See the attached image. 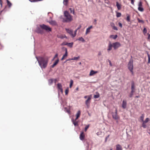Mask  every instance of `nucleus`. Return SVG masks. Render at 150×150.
<instances>
[{"mask_svg": "<svg viewBox=\"0 0 150 150\" xmlns=\"http://www.w3.org/2000/svg\"><path fill=\"white\" fill-rule=\"evenodd\" d=\"M135 86L134 84V82H132V83L131 84V89L132 90H134Z\"/></svg>", "mask_w": 150, "mask_h": 150, "instance_id": "29", "label": "nucleus"}, {"mask_svg": "<svg viewBox=\"0 0 150 150\" xmlns=\"http://www.w3.org/2000/svg\"><path fill=\"white\" fill-rule=\"evenodd\" d=\"M78 40L79 41H81L82 42H85V40L82 37L79 38L78 39Z\"/></svg>", "mask_w": 150, "mask_h": 150, "instance_id": "26", "label": "nucleus"}, {"mask_svg": "<svg viewBox=\"0 0 150 150\" xmlns=\"http://www.w3.org/2000/svg\"><path fill=\"white\" fill-rule=\"evenodd\" d=\"M69 10H70L71 13H72L73 14L75 15L74 11L73 9L70 8H69Z\"/></svg>", "mask_w": 150, "mask_h": 150, "instance_id": "37", "label": "nucleus"}, {"mask_svg": "<svg viewBox=\"0 0 150 150\" xmlns=\"http://www.w3.org/2000/svg\"><path fill=\"white\" fill-rule=\"evenodd\" d=\"M58 56V54H56L54 56V58L53 59V60L56 57H57Z\"/></svg>", "mask_w": 150, "mask_h": 150, "instance_id": "53", "label": "nucleus"}, {"mask_svg": "<svg viewBox=\"0 0 150 150\" xmlns=\"http://www.w3.org/2000/svg\"><path fill=\"white\" fill-rule=\"evenodd\" d=\"M81 27V25H80L79 27H78V28H77V29H76L77 30H78L79 29H80Z\"/></svg>", "mask_w": 150, "mask_h": 150, "instance_id": "60", "label": "nucleus"}, {"mask_svg": "<svg viewBox=\"0 0 150 150\" xmlns=\"http://www.w3.org/2000/svg\"><path fill=\"white\" fill-rule=\"evenodd\" d=\"M93 28L92 26H91L86 29V32L85 33L86 35H87L88 33L90 32V30L91 29Z\"/></svg>", "mask_w": 150, "mask_h": 150, "instance_id": "14", "label": "nucleus"}, {"mask_svg": "<svg viewBox=\"0 0 150 150\" xmlns=\"http://www.w3.org/2000/svg\"><path fill=\"white\" fill-rule=\"evenodd\" d=\"M57 37L59 38H61V39H63V38H67L66 36L65 35H58Z\"/></svg>", "mask_w": 150, "mask_h": 150, "instance_id": "21", "label": "nucleus"}, {"mask_svg": "<svg viewBox=\"0 0 150 150\" xmlns=\"http://www.w3.org/2000/svg\"><path fill=\"white\" fill-rule=\"evenodd\" d=\"M148 62L149 63H150V56H149V55H148Z\"/></svg>", "mask_w": 150, "mask_h": 150, "instance_id": "55", "label": "nucleus"}, {"mask_svg": "<svg viewBox=\"0 0 150 150\" xmlns=\"http://www.w3.org/2000/svg\"><path fill=\"white\" fill-rule=\"evenodd\" d=\"M127 102L125 100H123L122 105V107L124 109H125L126 107Z\"/></svg>", "mask_w": 150, "mask_h": 150, "instance_id": "15", "label": "nucleus"}, {"mask_svg": "<svg viewBox=\"0 0 150 150\" xmlns=\"http://www.w3.org/2000/svg\"><path fill=\"white\" fill-rule=\"evenodd\" d=\"M39 65L42 69H45L47 66V58L46 57H36Z\"/></svg>", "mask_w": 150, "mask_h": 150, "instance_id": "1", "label": "nucleus"}, {"mask_svg": "<svg viewBox=\"0 0 150 150\" xmlns=\"http://www.w3.org/2000/svg\"><path fill=\"white\" fill-rule=\"evenodd\" d=\"M68 0H64L63 3L65 5H67L68 2Z\"/></svg>", "mask_w": 150, "mask_h": 150, "instance_id": "35", "label": "nucleus"}, {"mask_svg": "<svg viewBox=\"0 0 150 150\" xmlns=\"http://www.w3.org/2000/svg\"><path fill=\"white\" fill-rule=\"evenodd\" d=\"M92 96L91 95H89V96H86L84 97V98H85L86 99L87 98H88L89 96Z\"/></svg>", "mask_w": 150, "mask_h": 150, "instance_id": "49", "label": "nucleus"}, {"mask_svg": "<svg viewBox=\"0 0 150 150\" xmlns=\"http://www.w3.org/2000/svg\"><path fill=\"white\" fill-rule=\"evenodd\" d=\"M148 39H150V34L149 33H148Z\"/></svg>", "mask_w": 150, "mask_h": 150, "instance_id": "64", "label": "nucleus"}, {"mask_svg": "<svg viewBox=\"0 0 150 150\" xmlns=\"http://www.w3.org/2000/svg\"><path fill=\"white\" fill-rule=\"evenodd\" d=\"M73 42L71 43H67V45L68 46L71 47H72L73 45Z\"/></svg>", "mask_w": 150, "mask_h": 150, "instance_id": "25", "label": "nucleus"}, {"mask_svg": "<svg viewBox=\"0 0 150 150\" xmlns=\"http://www.w3.org/2000/svg\"><path fill=\"white\" fill-rule=\"evenodd\" d=\"M0 4L1 5V7H2V1L1 0H0Z\"/></svg>", "mask_w": 150, "mask_h": 150, "instance_id": "57", "label": "nucleus"}, {"mask_svg": "<svg viewBox=\"0 0 150 150\" xmlns=\"http://www.w3.org/2000/svg\"><path fill=\"white\" fill-rule=\"evenodd\" d=\"M149 118H147L145 120L143 121V122H145V123H147L149 121Z\"/></svg>", "mask_w": 150, "mask_h": 150, "instance_id": "42", "label": "nucleus"}, {"mask_svg": "<svg viewBox=\"0 0 150 150\" xmlns=\"http://www.w3.org/2000/svg\"><path fill=\"white\" fill-rule=\"evenodd\" d=\"M47 14L50 16V18L51 19L53 16V14L50 12H49Z\"/></svg>", "mask_w": 150, "mask_h": 150, "instance_id": "28", "label": "nucleus"}, {"mask_svg": "<svg viewBox=\"0 0 150 150\" xmlns=\"http://www.w3.org/2000/svg\"><path fill=\"white\" fill-rule=\"evenodd\" d=\"M117 35H111L110 36V38H112L114 39H116L117 38Z\"/></svg>", "mask_w": 150, "mask_h": 150, "instance_id": "22", "label": "nucleus"}, {"mask_svg": "<svg viewBox=\"0 0 150 150\" xmlns=\"http://www.w3.org/2000/svg\"><path fill=\"white\" fill-rule=\"evenodd\" d=\"M51 30V28L48 26H47V32L50 31Z\"/></svg>", "mask_w": 150, "mask_h": 150, "instance_id": "52", "label": "nucleus"}, {"mask_svg": "<svg viewBox=\"0 0 150 150\" xmlns=\"http://www.w3.org/2000/svg\"><path fill=\"white\" fill-rule=\"evenodd\" d=\"M146 123L143 122V123L142 124V127L144 128H145L146 127Z\"/></svg>", "mask_w": 150, "mask_h": 150, "instance_id": "38", "label": "nucleus"}, {"mask_svg": "<svg viewBox=\"0 0 150 150\" xmlns=\"http://www.w3.org/2000/svg\"><path fill=\"white\" fill-rule=\"evenodd\" d=\"M67 42H63L61 44V46L67 45Z\"/></svg>", "mask_w": 150, "mask_h": 150, "instance_id": "44", "label": "nucleus"}, {"mask_svg": "<svg viewBox=\"0 0 150 150\" xmlns=\"http://www.w3.org/2000/svg\"><path fill=\"white\" fill-rule=\"evenodd\" d=\"M110 25L112 27L115 25V24L113 23H111Z\"/></svg>", "mask_w": 150, "mask_h": 150, "instance_id": "50", "label": "nucleus"}, {"mask_svg": "<svg viewBox=\"0 0 150 150\" xmlns=\"http://www.w3.org/2000/svg\"><path fill=\"white\" fill-rule=\"evenodd\" d=\"M116 5L117 7V9L118 10H120L121 9V8L122 5L121 4H120L117 1L116 2Z\"/></svg>", "mask_w": 150, "mask_h": 150, "instance_id": "17", "label": "nucleus"}, {"mask_svg": "<svg viewBox=\"0 0 150 150\" xmlns=\"http://www.w3.org/2000/svg\"><path fill=\"white\" fill-rule=\"evenodd\" d=\"M59 62V59H58L55 61L54 63L51 66V68H54L55 66H56L58 63Z\"/></svg>", "mask_w": 150, "mask_h": 150, "instance_id": "13", "label": "nucleus"}, {"mask_svg": "<svg viewBox=\"0 0 150 150\" xmlns=\"http://www.w3.org/2000/svg\"><path fill=\"white\" fill-rule=\"evenodd\" d=\"M99 96H100L99 95V94H98L95 95L94 96V98H99Z\"/></svg>", "mask_w": 150, "mask_h": 150, "instance_id": "41", "label": "nucleus"}, {"mask_svg": "<svg viewBox=\"0 0 150 150\" xmlns=\"http://www.w3.org/2000/svg\"><path fill=\"white\" fill-rule=\"evenodd\" d=\"M57 88L59 90L62 88V86L61 84L58 83L57 85Z\"/></svg>", "mask_w": 150, "mask_h": 150, "instance_id": "30", "label": "nucleus"}, {"mask_svg": "<svg viewBox=\"0 0 150 150\" xmlns=\"http://www.w3.org/2000/svg\"><path fill=\"white\" fill-rule=\"evenodd\" d=\"M54 81L53 79H50L49 80L48 82H49V85H51L52 84V83H53Z\"/></svg>", "mask_w": 150, "mask_h": 150, "instance_id": "23", "label": "nucleus"}, {"mask_svg": "<svg viewBox=\"0 0 150 150\" xmlns=\"http://www.w3.org/2000/svg\"><path fill=\"white\" fill-rule=\"evenodd\" d=\"M77 30H77V29H76V30H75V31H74V34H73V38L75 37V36L76 35V32H77Z\"/></svg>", "mask_w": 150, "mask_h": 150, "instance_id": "45", "label": "nucleus"}, {"mask_svg": "<svg viewBox=\"0 0 150 150\" xmlns=\"http://www.w3.org/2000/svg\"><path fill=\"white\" fill-rule=\"evenodd\" d=\"M105 3L108 4L109 3V1L108 0H105Z\"/></svg>", "mask_w": 150, "mask_h": 150, "instance_id": "56", "label": "nucleus"}, {"mask_svg": "<svg viewBox=\"0 0 150 150\" xmlns=\"http://www.w3.org/2000/svg\"><path fill=\"white\" fill-rule=\"evenodd\" d=\"M137 19L139 23H144V22L143 20H140L139 18H138Z\"/></svg>", "mask_w": 150, "mask_h": 150, "instance_id": "31", "label": "nucleus"}, {"mask_svg": "<svg viewBox=\"0 0 150 150\" xmlns=\"http://www.w3.org/2000/svg\"><path fill=\"white\" fill-rule=\"evenodd\" d=\"M112 118L115 120H118L119 118V116L117 115V109L116 108L115 112H112L111 113Z\"/></svg>", "mask_w": 150, "mask_h": 150, "instance_id": "5", "label": "nucleus"}, {"mask_svg": "<svg viewBox=\"0 0 150 150\" xmlns=\"http://www.w3.org/2000/svg\"><path fill=\"white\" fill-rule=\"evenodd\" d=\"M116 150H122V146L120 144H117L116 145Z\"/></svg>", "mask_w": 150, "mask_h": 150, "instance_id": "18", "label": "nucleus"}, {"mask_svg": "<svg viewBox=\"0 0 150 150\" xmlns=\"http://www.w3.org/2000/svg\"><path fill=\"white\" fill-rule=\"evenodd\" d=\"M102 54L101 52L100 51H99L98 53V55L99 56H100Z\"/></svg>", "mask_w": 150, "mask_h": 150, "instance_id": "62", "label": "nucleus"}, {"mask_svg": "<svg viewBox=\"0 0 150 150\" xmlns=\"http://www.w3.org/2000/svg\"><path fill=\"white\" fill-rule=\"evenodd\" d=\"M112 47H113L112 44L110 42L108 45V48L107 49L108 51L109 52L112 49Z\"/></svg>", "mask_w": 150, "mask_h": 150, "instance_id": "16", "label": "nucleus"}, {"mask_svg": "<svg viewBox=\"0 0 150 150\" xmlns=\"http://www.w3.org/2000/svg\"><path fill=\"white\" fill-rule=\"evenodd\" d=\"M79 138L81 140H83L85 138V134L83 132H81L79 136Z\"/></svg>", "mask_w": 150, "mask_h": 150, "instance_id": "9", "label": "nucleus"}, {"mask_svg": "<svg viewBox=\"0 0 150 150\" xmlns=\"http://www.w3.org/2000/svg\"><path fill=\"white\" fill-rule=\"evenodd\" d=\"M4 47L3 46L0 42V50L2 49Z\"/></svg>", "mask_w": 150, "mask_h": 150, "instance_id": "48", "label": "nucleus"}, {"mask_svg": "<svg viewBox=\"0 0 150 150\" xmlns=\"http://www.w3.org/2000/svg\"><path fill=\"white\" fill-rule=\"evenodd\" d=\"M133 95V94L131 93L129 95V97L130 98H131L132 96Z\"/></svg>", "mask_w": 150, "mask_h": 150, "instance_id": "63", "label": "nucleus"}, {"mask_svg": "<svg viewBox=\"0 0 150 150\" xmlns=\"http://www.w3.org/2000/svg\"><path fill=\"white\" fill-rule=\"evenodd\" d=\"M112 44L113 47L115 50L121 46V45L120 43L118 42L113 43Z\"/></svg>", "mask_w": 150, "mask_h": 150, "instance_id": "6", "label": "nucleus"}, {"mask_svg": "<svg viewBox=\"0 0 150 150\" xmlns=\"http://www.w3.org/2000/svg\"><path fill=\"white\" fill-rule=\"evenodd\" d=\"M119 26L121 28H122V24L120 22H119L118 23Z\"/></svg>", "mask_w": 150, "mask_h": 150, "instance_id": "51", "label": "nucleus"}, {"mask_svg": "<svg viewBox=\"0 0 150 150\" xmlns=\"http://www.w3.org/2000/svg\"><path fill=\"white\" fill-rule=\"evenodd\" d=\"M98 73V71H94L93 70H91L89 73V76H92L93 75H94L96 74V73Z\"/></svg>", "mask_w": 150, "mask_h": 150, "instance_id": "11", "label": "nucleus"}, {"mask_svg": "<svg viewBox=\"0 0 150 150\" xmlns=\"http://www.w3.org/2000/svg\"><path fill=\"white\" fill-rule=\"evenodd\" d=\"M6 11V10H5V8H4V9L3 10H2V11H1L0 13V15H1L3 11Z\"/></svg>", "mask_w": 150, "mask_h": 150, "instance_id": "58", "label": "nucleus"}, {"mask_svg": "<svg viewBox=\"0 0 150 150\" xmlns=\"http://www.w3.org/2000/svg\"><path fill=\"white\" fill-rule=\"evenodd\" d=\"M112 28L113 30H118V29L117 28V27L115 26V25Z\"/></svg>", "mask_w": 150, "mask_h": 150, "instance_id": "47", "label": "nucleus"}, {"mask_svg": "<svg viewBox=\"0 0 150 150\" xmlns=\"http://www.w3.org/2000/svg\"><path fill=\"white\" fill-rule=\"evenodd\" d=\"M131 2L132 4L134 5V0H131Z\"/></svg>", "mask_w": 150, "mask_h": 150, "instance_id": "59", "label": "nucleus"}, {"mask_svg": "<svg viewBox=\"0 0 150 150\" xmlns=\"http://www.w3.org/2000/svg\"><path fill=\"white\" fill-rule=\"evenodd\" d=\"M31 2H36L37 0H29Z\"/></svg>", "mask_w": 150, "mask_h": 150, "instance_id": "54", "label": "nucleus"}, {"mask_svg": "<svg viewBox=\"0 0 150 150\" xmlns=\"http://www.w3.org/2000/svg\"><path fill=\"white\" fill-rule=\"evenodd\" d=\"M69 92V88H67L65 91V93L66 95H67Z\"/></svg>", "mask_w": 150, "mask_h": 150, "instance_id": "43", "label": "nucleus"}, {"mask_svg": "<svg viewBox=\"0 0 150 150\" xmlns=\"http://www.w3.org/2000/svg\"><path fill=\"white\" fill-rule=\"evenodd\" d=\"M89 125H88L86 126V127L85 128V131L86 132L88 128H89Z\"/></svg>", "mask_w": 150, "mask_h": 150, "instance_id": "39", "label": "nucleus"}, {"mask_svg": "<svg viewBox=\"0 0 150 150\" xmlns=\"http://www.w3.org/2000/svg\"><path fill=\"white\" fill-rule=\"evenodd\" d=\"M73 123L75 126H76L78 125V122H75L74 121H73Z\"/></svg>", "mask_w": 150, "mask_h": 150, "instance_id": "46", "label": "nucleus"}, {"mask_svg": "<svg viewBox=\"0 0 150 150\" xmlns=\"http://www.w3.org/2000/svg\"><path fill=\"white\" fill-rule=\"evenodd\" d=\"M44 30H47V25L42 24L37 25L35 31L38 34H42L44 33Z\"/></svg>", "mask_w": 150, "mask_h": 150, "instance_id": "2", "label": "nucleus"}, {"mask_svg": "<svg viewBox=\"0 0 150 150\" xmlns=\"http://www.w3.org/2000/svg\"><path fill=\"white\" fill-rule=\"evenodd\" d=\"M144 114H142L139 118L140 120H141L142 122L144 121Z\"/></svg>", "mask_w": 150, "mask_h": 150, "instance_id": "24", "label": "nucleus"}, {"mask_svg": "<svg viewBox=\"0 0 150 150\" xmlns=\"http://www.w3.org/2000/svg\"><path fill=\"white\" fill-rule=\"evenodd\" d=\"M80 114H81V112L80 110H79L78 111V112L76 114V118L75 119L76 120L77 119L79 118V117H80Z\"/></svg>", "mask_w": 150, "mask_h": 150, "instance_id": "20", "label": "nucleus"}, {"mask_svg": "<svg viewBox=\"0 0 150 150\" xmlns=\"http://www.w3.org/2000/svg\"><path fill=\"white\" fill-rule=\"evenodd\" d=\"M143 33L144 35H145V34L147 33V30L146 28H144L143 31Z\"/></svg>", "mask_w": 150, "mask_h": 150, "instance_id": "40", "label": "nucleus"}, {"mask_svg": "<svg viewBox=\"0 0 150 150\" xmlns=\"http://www.w3.org/2000/svg\"><path fill=\"white\" fill-rule=\"evenodd\" d=\"M7 2L9 7L10 8L12 5L11 3L8 0H7Z\"/></svg>", "mask_w": 150, "mask_h": 150, "instance_id": "27", "label": "nucleus"}, {"mask_svg": "<svg viewBox=\"0 0 150 150\" xmlns=\"http://www.w3.org/2000/svg\"><path fill=\"white\" fill-rule=\"evenodd\" d=\"M128 69L131 72L132 75H134V72L133 71V65L132 60H130L129 61L128 64Z\"/></svg>", "mask_w": 150, "mask_h": 150, "instance_id": "4", "label": "nucleus"}, {"mask_svg": "<svg viewBox=\"0 0 150 150\" xmlns=\"http://www.w3.org/2000/svg\"><path fill=\"white\" fill-rule=\"evenodd\" d=\"M130 17L129 15H128L127 16V18H126V20L128 22H129L130 21Z\"/></svg>", "mask_w": 150, "mask_h": 150, "instance_id": "36", "label": "nucleus"}, {"mask_svg": "<svg viewBox=\"0 0 150 150\" xmlns=\"http://www.w3.org/2000/svg\"><path fill=\"white\" fill-rule=\"evenodd\" d=\"M92 98L91 96H89L87 99L85 101V104L87 107L88 108L90 106V103H91V100Z\"/></svg>", "mask_w": 150, "mask_h": 150, "instance_id": "7", "label": "nucleus"}, {"mask_svg": "<svg viewBox=\"0 0 150 150\" xmlns=\"http://www.w3.org/2000/svg\"><path fill=\"white\" fill-rule=\"evenodd\" d=\"M66 30L67 32L70 34L71 36L73 37V31L71 30L70 29H65Z\"/></svg>", "mask_w": 150, "mask_h": 150, "instance_id": "10", "label": "nucleus"}, {"mask_svg": "<svg viewBox=\"0 0 150 150\" xmlns=\"http://www.w3.org/2000/svg\"><path fill=\"white\" fill-rule=\"evenodd\" d=\"M108 61H109V62L110 66H112V64L110 60H109Z\"/></svg>", "mask_w": 150, "mask_h": 150, "instance_id": "61", "label": "nucleus"}, {"mask_svg": "<svg viewBox=\"0 0 150 150\" xmlns=\"http://www.w3.org/2000/svg\"><path fill=\"white\" fill-rule=\"evenodd\" d=\"M73 81L72 80H71L70 81V84L69 85V87L71 88L73 84Z\"/></svg>", "mask_w": 150, "mask_h": 150, "instance_id": "32", "label": "nucleus"}, {"mask_svg": "<svg viewBox=\"0 0 150 150\" xmlns=\"http://www.w3.org/2000/svg\"><path fill=\"white\" fill-rule=\"evenodd\" d=\"M121 14L120 13L117 12L116 13V16L117 17H120L121 16Z\"/></svg>", "mask_w": 150, "mask_h": 150, "instance_id": "34", "label": "nucleus"}, {"mask_svg": "<svg viewBox=\"0 0 150 150\" xmlns=\"http://www.w3.org/2000/svg\"><path fill=\"white\" fill-rule=\"evenodd\" d=\"M48 22L50 24L52 25H57V23L54 21L51 20V21H49Z\"/></svg>", "mask_w": 150, "mask_h": 150, "instance_id": "19", "label": "nucleus"}, {"mask_svg": "<svg viewBox=\"0 0 150 150\" xmlns=\"http://www.w3.org/2000/svg\"><path fill=\"white\" fill-rule=\"evenodd\" d=\"M67 56V48L65 49V54L63 55L62 59L61 60H63L65 58H66Z\"/></svg>", "mask_w": 150, "mask_h": 150, "instance_id": "12", "label": "nucleus"}, {"mask_svg": "<svg viewBox=\"0 0 150 150\" xmlns=\"http://www.w3.org/2000/svg\"><path fill=\"white\" fill-rule=\"evenodd\" d=\"M142 3L141 1H140L138 4V10L140 11L143 12L144 11V8L142 7Z\"/></svg>", "mask_w": 150, "mask_h": 150, "instance_id": "8", "label": "nucleus"}, {"mask_svg": "<svg viewBox=\"0 0 150 150\" xmlns=\"http://www.w3.org/2000/svg\"><path fill=\"white\" fill-rule=\"evenodd\" d=\"M80 58V57L79 56H78L77 57H74L73 58H71V60H77V59H79Z\"/></svg>", "mask_w": 150, "mask_h": 150, "instance_id": "33", "label": "nucleus"}, {"mask_svg": "<svg viewBox=\"0 0 150 150\" xmlns=\"http://www.w3.org/2000/svg\"><path fill=\"white\" fill-rule=\"evenodd\" d=\"M64 16L65 18L63 19V21L64 22H70L72 21L73 18L71 16L67 11H65L64 13Z\"/></svg>", "mask_w": 150, "mask_h": 150, "instance_id": "3", "label": "nucleus"}]
</instances>
